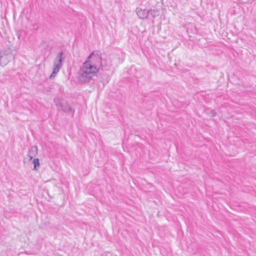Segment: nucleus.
<instances>
[{
    "mask_svg": "<svg viewBox=\"0 0 256 256\" xmlns=\"http://www.w3.org/2000/svg\"><path fill=\"white\" fill-rule=\"evenodd\" d=\"M62 110L66 112H70L72 111L71 108L68 104L64 100H62L60 105L58 106Z\"/></svg>",
    "mask_w": 256,
    "mask_h": 256,
    "instance_id": "5",
    "label": "nucleus"
},
{
    "mask_svg": "<svg viewBox=\"0 0 256 256\" xmlns=\"http://www.w3.org/2000/svg\"><path fill=\"white\" fill-rule=\"evenodd\" d=\"M9 57L10 56L7 54L1 53L0 56V62L1 65L5 66L10 60V58Z\"/></svg>",
    "mask_w": 256,
    "mask_h": 256,
    "instance_id": "6",
    "label": "nucleus"
},
{
    "mask_svg": "<svg viewBox=\"0 0 256 256\" xmlns=\"http://www.w3.org/2000/svg\"><path fill=\"white\" fill-rule=\"evenodd\" d=\"M38 152V148L36 146H32L29 150L28 156L29 157V160H31L34 157Z\"/></svg>",
    "mask_w": 256,
    "mask_h": 256,
    "instance_id": "4",
    "label": "nucleus"
},
{
    "mask_svg": "<svg viewBox=\"0 0 256 256\" xmlns=\"http://www.w3.org/2000/svg\"><path fill=\"white\" fill-rule=\"evenodd\" d=\"M206 112L210 116L214 117L216 115V113L214 110H206Z\"/></svg>",
    "mask_w": 256,
    "mask_h": 256,
    "instance_id": "9",
    "label": "nucleus"
},
{
    "mask_svg": "<svg viewBox=\"0 0 256 256\" xmlns=\"http://www.w3.org/2000/svg\"><path fill=\"white\" fill-rule=\"evenodd\" d=\"M33 163L34 164V170H37L36 168L40 165L39 160L38 158H34Z\"/></svg>",
    "mask_w": 256,
    "mask_h": 256,
    "instance_id": "8",
    "label": "nucleus"
},
{
    "mask_svg": "<svg viewBox=\"0 0 256 256\" xmlns=\"http://www.w3.org/2000/svg\"><path fill=\"white\" fill-rule=\"evenodd\" d=\"M64 59L63 56V52H59L54 62L53 71L50 77H54L56 74L59 72L62 66V60Z\"/></svg>",
    "mask_w": 256,
    "mask_h": 256,
    "instance_id": "2",
    "label": "nucleus"
},
{
    "mask_svg": "<svg viewBox=\"0 0 256 256\" xmlns=\"http://www.w3.org/2000/svg\"><path fill=\"white\" fill-rule=\"evenodd\" d=\"M102 66L101 57L98 54L92 53L80 68L78 80L81 82H88L96 75Z\"/></svg>",
    "mask_w": 256,
    "mask_h": 256,
    "instance_id": "1",
    "label": "nucleus"
},
{
    "mask_svg": "<svg viewBox=\"0 0 256 256\" xmlns=\"http://www.w3.org/2000/svg\"><path fill=\"white\" fill-rule=\"evenodd\" d=\"M148 14H150L153 18L158 16L160 14L159 11L156 10H148Z\"/></svg>",
    "mask_w": 256,
    "mask_h": 256,
    "instance_id": "7",
    "label": "nucleus"
},
{
    "mask_svg": "<svg viewBox=\"0 0 256 256\" xmlns=\"http://www.w3.org/2000/svg\"><path fill=\"white\" fill-rule=\"evenodd\" d=\"M56 100H56H56H54V102H56V106H58V104H57Z\"/></svg>",
    "mask_w": 256,
    "mask_h": 256,
    "instance_id": "10",
    "label": "nucleus"
},
{
    "mask_svg": "<svg viewBox=\"0 0 256 256\" xmlns=\"http://www.w3.org/2000/svg\"><path fill=\"white\" fill-rule=\"evenodd\" d=\"M136 14L140 18L144 19L148 18V10L145 9L137 8L136 10Z\"/></svg>",
    "mask_w": 256,
    "mask_h": 256,
    "instance_id": "3",
    "label": "nucleus"
}]
</instances>
